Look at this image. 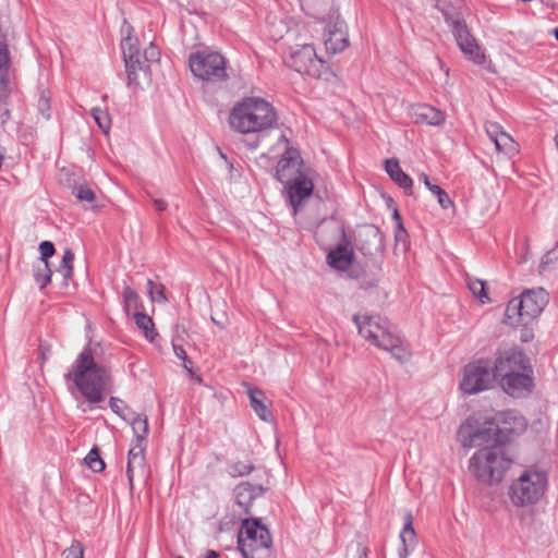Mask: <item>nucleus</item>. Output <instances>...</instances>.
<instances>
[{"mask_svg":"<svg viewBox=\"0 0 558 558\" xmlns=\"http://www.w3.org/2000/svg\"><path fill=\"white\" fill-rule=\"evenodd\" d=\"M272 545L268 529L262 524L260 519L245 518L241 522L238 535V549L243 558H255L259 550H267Z\"/></svg>","mask_w":558,"mask_h":558,"instance_id":"nucleus-7","label":"nucleus"},{"mask_svg":"<svg viewBox=\"0 0 558 558\" xmlns=\"http://www.w3.org/2000/svg\"><path fill=\"white\" fill-rule=\"evenodd\" d=\"M177 558H183V557H177Z\"/></svg>","mask_w":558,"mask_h":558,"instance_id":"nucleus-56","label":"nucleus"},{"mask_svg":"<svg viewBox=\"0 0 558 558\" xmlns=\"http://www.w3.org/2000/svg\"><path fill=\"white\" fill-rule=\"evenodd\" d=\"M324 46L327 52L336 54L349 47V40L348 37H327Z\"/></svg>","mask_w":558,"mask_h":558,"instance_id":"nucleus-36","label":"nucleus"},{"mask_svg":"<svg viewBox=\"0 0 558 558\" xmlns=\"http://www.w3.org/2000/svg\"><path fill=\"white\" fill-rule=\"evenodd\" d=\"M248 397L251 407L256 413V415L262 421L268 422L271 418L272 414L270 410L267 408V405L264 403V392L258 388L250 389Z\"/></svg>","mask_w":558,"mask_h":558,"instance_id":"nucleus-26","label":"nucleus"},{"mask_svg":"<svg viewBox=\"0 0 558 558\" xmlns=\"http://www.w3.org/2000/svg\"><path fill=\"white\" fill-rule=\"evenodd\" d=\"M255 470L252 462L236 461L228 465V473L232 477L246 476Z\"/></svg>","mask_w":558,"mask_h":558,"instance_id":"nucleus-37","label":"nucleus"},{"mask_svg":"<svg viewBox=\"0 0 558 558\" xmlns=\"http://www.w3.org/2000/svg\"><path fill=\"white\" fill-rule=\"evenodd\" d=\"M485 130L490 141L495 143L501 134H505L502 126L496 122H487L485 125Z\"/></svg>","mask_w":558,"mask_h":558,"instance_id":"nucleus-45","label":"nucleus"},{"mask_svg":"<svg viewBox=\"0 0 558 558\" xmlns=\"http://www.w3.org/2000/svg\"><path fill=\"white\" fill-rule=\"evenodd\" d=\"M507 416L513 418L514 421H518L519 425L524 426V418L522 416L517 417L514 412H508Z\"/></svg>","mask_w":558,"mask_h":558,"instance_id":"nucleus-52","label":"nucleus"},{"mask_svg":"<svg viewBox=\"0 0 558 558\" xmlns=\"http://www.w3.org/2000/svg\"><path fill=\"white\" fill-rule=\"evenodd\" d=\"M498 427L486 423L477 427L471 418L458 429V440L464 448L483 447L470 459V470L483 483H498L510 468L512 460L504 446L498 444Z\"/></svg>","mask_w":558,"mask_h":558,"instance_id":"nucleus-1","label":"nucleus"},{"mask_svg":"<svg viewBox=\"0 0 558 558\" xmlns=\"http://www.w3.org/2000/svg\"><path fill=\"white\" fill-rule=\"evenodd\" d=\"M192 73L207 82H221L228 78L226 59L219 52H196L190 57Z\"/></svg>","mask_w":558,"mask_h":558,"instance_id":"nucleus-11","label":"nucleus"},{"mask_svg":"<svg viewBox=\"0 0 558 558\" xmlns=\"http://www.w3.org/2000/svg\"><path fill=\"white\" fill-rule=\"evenodd\" d=\"M457 45L464 56L473 63L482 66L489 72H495L492 62L487 59L484 48L476 41L475 37H454Z\"/></svg>","mask_w":558,"mask_h":558,"instance_id":"nucleus-21","label":"nucleus"},{"mask_svg":"<svg viewBox=\"0 0 558 558\" xmlns=\"http://www.w3.org/2000/svg\"><path fill=\"white\" fill-rule=\"evenodd\" d=\"M518 298L522 301L525 322L529 323L536 318L548 303V293L543 288L525 290Z\"/></svg>","mask_w":558,"mask_h":558,"instance_id":"nucleus-19","label":"nucleus"},{"mask_svg":"<svg viewBox=\"0 0 558 558\" xmlns=\"http://www.w3.org/2000/svg\"><path fill=\"white\" fill-rule=\"evenodd\" d=\"M420 179L423 181L425 186L437 197L441 208L447 209L453 205L447 192L444 191L439 185L433 184L426 173H421Z\"/></svg>","mask_w":558,"mask_h":558,"instance_id":"nucleus-28","label":"nucleus"},{"mask_svg":"<svg viewBox=\"0 0 558 558\" xmlns=\"http://www.w3.org/2000/svg\"><path fill=\"white\" fill-rule=\"evenodd\" d=\"M385 170L390 179L403 190L405 195L413 194V180L401 169L398 159H386Z\"/></svg>","mask_w":558,"mask_h":558,"instance_id":"nucleus-24","label":"nucleus"},{"mask_svg":"<svg viewBox=\"0 0 558 558\" xmlns=\"http://www.w3.org/2000/svg\"><path fill=\"white\" fill-rule=\"evenodd\" d=\"M435 7L442 13L452 35H470L462 15L463 0H435Z\"/></svg>","mask_w":558,"mask_h":558,"instance_id":"nucleus-15","label":"nucleus"},{"mask_svg":"<svg viewBox=\"0 0 558 558\" xmlns=\"http://www.w3.org/2000/svg\"><path fill=\"white\" fill-rule=\"evenodd\" d=\"M172 347H173V352H174L175 356L183 362V367L186 371L191 372L193 363L190 360V357L187 356L183 347L178 344L174 340H172Z\"/></svg>","mask_w":558,"mask_h":558,"instance_id":"nucleus-44","label":"nucleus"},{"mask_svg":"<svg viewBox=\"0 0 558 558\" xmlns=\"http://www.w3.org/2000/svg\"><path fill=\"white\" fill-rule=\"evenodd\" d=\"M153 204L155 206V209L157 211H165L168 207V204L166 201L161 199V198H154L153 199Z\"/></svg>","mask_w":558,"mask_h":558,"instance_id":"nucleus-50","label":"nucleus"},{"mask_svg":"<svg viewBox=\"0 0 558 558\" xmlns=\"http://www.w3.org/2000/svg\"><path fill=\"white\" fill-rule=\"evenodd\" d=\"M384 236L378 227L372 223L363 225L357 230L355 247L365 257L376 258L381 256L384 250Z\"/></svg>","mask_w":558,"mask_h":558,"instance_id":"nucleus-14","label":"nucleus"},{"mask_svg":"<svg viewBox=\"0 0 558 558\" xmlns=\"http://www.w3.org/2000/svg\"><path fill=\"white\" fill-rule=\"evenodd\" d=\"M413 514L411 511H408L404 515V524L400 532L399 538L401 542V547L398 550L399 558H408L409 555L414 550L416 545V533L413 527Z\"/></svg>","mask_w":558,"mask_h":558,"instance_id":"nucleus-23","label":"nucleus"},{"mask_svg":"<svg viewBox=\"0 0 558 558\" xmlns=\"http://www.w3.org/2000/svg\"><path fill=\"white\" fill-rule=\"evenodd\" d=\"M90 114L94 118V120L96 121V123L98 124V126L104 132H108V130L110 128L109 114L106 111H104V110H101L99 108H93L90 110Z\"/></svg>","mask_w":558,"mask_h":558,"instance_id":"nucleus-41","label":"nucleus"},{"mask_svg":"<svg viewBox=\"0 0 558 558\" xmlns=\"http://www.w3.org/2000/svg\"><path fill=\"white\" fill-rule=\"evenodd\" d=\"M148 295L154 302L163 303L167 301L165 287L161 283H155L151 279L147 280Z\"/></svg>","mask_w":558,"mask_h":558,"instance_id":"nucleus-40","label":"nucleus"},{"mask_svg":"<svg viewBox=\"0 0 558 558\" xmlns=\"http://www.w3.org/2000/svg\"><path fill=\"white\" fill-rule=\"evenodd\" d=\"M356 547H357V553H359L357 558H367V548L362 544H357Z\"/></svg>","mask_w":558,"mask_h":558,"instance_id":"nucleus-51","label":"nucleus"},{"mask_svg":"<svg viewBox=\"0 0 558 558\" xmlns=\"http://www.w3.org/2000/svg\"><path fill=\"white\" fill-rule=\"evenodd\" d=\"M521 304L522 301L519 298H513L508 302L505 311V324L509 326H525L529 324V322H525V314Z\"/></svg>","mask_w":558,"mask_h":558,"instance_id":"nucleus-25","label":"nucleus"},{"mask_svg":"<svg viewBox=\"0 0 558 558\" xmlns=\"http://www.w3.org/2000/svg\"><path fill=\"white\" fill-rule=\"evenodd\" d=\"M378 278L376 277H371V278H362L359 282V287L363 290H368V289H373L375 287L378 286Z\"/></svg>","mask_w":558,"mask_h":558,"instance_id":"nucleus-49","label":"nucleus"},{"mask_svg":"<svg viewBox=\"0 0 558 558\" xmlns=\"http://www.w3.org/2000/svg\"><path fill=\"white\" fill-rule=\"evenodd\" d=\"M133 316L137 328L143 331L145 338L149 342H154L158 333L155 331L153 319L143 312H135Z\"/></svg>","mask_w":558,"mask_h":558,"instance_id":"nucleus-27","label":"nucleus"},{"mask_svg":"<svg viewBox=\"0 0 558 558\" xmlns=\"http://www.w3.org/2000/svg\"><path fill=\"white\" fill-rule=\"evenodd\" d=\"M39 253H40V262L49 263V258L52 257L56 253L53 243L50 241H43L39 244Z\"/></svg>","mask_w":558,"mask_h":558,"instance_id":"nucleus-43","label":"nucleus"},{"mask_svg":"<svg viewBox=\"0 0 558 558\" xmlns=\"http://www.w3.org/2000/svg\"><path fill=\"white\" fill-rule=\"evenodd\" d=\"M556 39L558 40V37H556Z\"/></svg>","mask_w":558,"mask_h":558,"instance_id":"nucleus-57","label":"nucleus"},{"mask_svg":"<svg viewBox=\"0 0 558 558\" xmlns=\"http://www.w3.org/2000/svg\"><path fill=\"white\" fill-rule=\"evenodd\" d=\"M352 320L356 325L359 333L371 344L389 352L401 363L410 360L411 352L408 343L395 332L387 319L378 315L355 314Z\"/></svg>","mask_w":558,"mask_h":558,"instance_id":"nucleus-3","label":"nucleus"},{"mask_svg":"<svg viewBox=\"0 0 558 558\" xmlns=\"http://www.w3.org/2000/svg\"><path fill=\"white\" fill-rule=\"evenodd\" d=\"M64 380L72 381L86 399L88 407L83 409L84 412L94 410V404L102 402L105 393L113 385L110 367L96 361L89 344L82 350L70 371L64 374Z\"/></svg>","mask_w":558,"mask_h":558,"instance_id":"nucleus-2","label":"nucleus"},{"mask_svg":"<svg viewBox=\"0 0 558 558\" xmlns=\"http://www.w3.org/2000/svg\"><path fill=\"white\" fill-rule=\"evenodd\" d=\"M61 558H84L83 544L77 539H73L71 546L62 551Z\"/></svg>","mask_w":558,"mask_h":558,"instance_id":"nucleus-42","label":"nucleus"},{"mask_svg":"<svg viewBox=\"0 0 558 558\" xmlns=\"http://www.w3.org/2000/svg\"><path fill=\"white\" fill-rule=\"evenodd\" d=\"M291 61L292 66L299 73L325 81H330L335 76L327 61L317 56L313 45H302L300 49L291 53Z\"/></svg>","mask_w":558,"mask_h":558,"instance_id":"nucleus-10","label":"nucleus"},{"mask_svg":"<svg viewBox=\"0 0 558 558\" xmlns=\"http://www.w3.org/2000/svg\"><path fill=\"white\" fill-rule=\"evenodd\" d=\"M494 144L497 151L505 154L509 158L519 154L517 142L507 132L501 134Z\"/></svg>","mask_w":558,"mask_h":558,"instance_id":"nucleus-30","label":"nucleus"},{"mask_svg":"<svg viewBox=\"0 0 558 558\" xmlns=\"http://www.w3.org/2000/svg\"><path fill=\"white\" fill-rule=\"evenodd\" d=\"M502 390L512 398H522L529 395L534 387L533 368L531 372L518 371L500 378Z\"/></svg>","mask_w":558,"mask_h":558,"instance_id":"nucleus-17","label":"nucleus"},{"mask_svg":"<svg viewBox=\"0 0 558 558\" xmlns=\"http://www.w3.org/2000/svg\"><path fill=\"white\" fill-rule=\"evenodd\" d=\"M266 492V487L262 484H253L251 482H241L234 489L233 495L235 504L243 509L245 514H251L253 502L258 497L263 496Z\"/></svg>","mask_w":558,"mask_h":558,"instance_id":"nucleus-20","label":"nucleus"},{"mask_svg":"<svg viewBox=\"0 0 558 558\" xmlns=\"http://www.w3.org/2000/svg\"><path fill=\"white\" fill-rule=\"evenodd\" d=\"M547 483L546 472L536 469L526 470L510 486L511 502L517 507L536 504L545 494Z\"/></svg>","mask_w":558,"mask_h":558,"instance_id":"nucleus-6","label":"nucleus"},{"mask_svg":"<svg viewBox=\"0 0 558 558\" xmlns=\"http://www.w3.org/2000/svg\"><path fill=\"white\" fill-rule=\"evenodd\" d=\"M121 49L125 63L126 84L129 87H136L140 85L138 71L146 68V62L159 60V48L153 41H147L146 37H123Z\"/></svg>","mask_w":558,"mask_h":558,"instance_id":"nucleus-5","label":"nucleus"},{"mask_svg":"<svg viewBox=\"0 0 558 558\" xmlns=\"http://www.w3.org/2000/svg\"><path fill=\"white\" fill-rule=\"evenodd\" d=\"M280 140L284 141L286 143H288V140H287V137L284 135H281Z\"/></svg>","mask_w":558,"mask_h":558,"instance_id":"nucleus-55","label":"nucleus"},{"mask_svg":"<svg viewBox=\"0 0 558 558\" xmlns=\"http://www.w3.org/2000/svg\"><path fill=\"white\" fill-rule=\"evenodd\" d=\"M497 381L493 369V360L478 359L463 367V376L460 381V389L466 395L492 389Z\"/></svg>","mask_w":558,"mask_h":558,"instance_id":"nucleus-8","label":"nucleus"},{"mask_svg":"<svg viewBox=\"0 0 558 558\" xmlns=\"http://www.w3.org/2000/svg\"><path fill=\"white\" fill-rule=\"evenodd\" d=\"M131 425L135 440L128 453L126 476L129 480L130 488L133 489L135 473H144L145 469L144 451L145 441L148 435L147 416L144 414H136Z\"/></svg>","mask_w":558,"mask_h":558,"instance_id":"nucleus-9","label":"nucleus"},{"mask_svg":"<svg viewBox=\"0 0 558 558\" xmlns=\"http://www.w3.org/2000/svg\"><path fill=\"white\" fill-rule=\"evenodd\" d=\"M86 465L95 473L102 472L105 470V462L100 457L98 448H93L85 457Z\"/></svg>","mask_w":558,"mask_h":558,"instance_id":"nucleus-38","label":"nucleus"},{"mask_svg":"<svg viewBox=\"0 0 558 558\" xmlns=\"http://www.w3.org/2000/svg\"><path fill=\"white\" fill-rule=\"evenodd\" d=\"M277 113L272 105L259 97H246L238 102L229 116L232 130L242 134L260 133L274 128Z\"/></svg>","mask_w":558,"mask_h":558,"instance_id":"nucleus-4","label":"nucleus"},{"mask_svg":"<svg viewBox=\"0 0 558 558\" xmlns=\"http://www.w3.org/2000/svg\"><path fill=\"white\" fill-rule=\"evenodd\" d=\"M10 61L8 45L0 43V92L5 90L9 84Z\"/></svg>","mask_w":558,"mask_h":558,"instance_id":"nucleus-29","label":"nucleus"},{"mask_svg":"<svg viewBox=\"0 0 558 558\" xmlns=\"http://www.w3.org/2000/svg\"><path fill=\"white\" fill-rule=\"evenodd\" d=\"M72 194L80 201L86 203H93L96 198L95 192L93 189L86 184H77L72 187Z\"/></svg>","mask_w":558,"mask_h":558,"instance_id":"nucleus-39","label":"nucleus"},{"mask_svg":"<svg viewBox=\"0 0 558 558\" xmlns=\"http://www.w3.org/2000/svg\"><path fill=\"white\" fill-rule=\"evenodd\" d=\"M348 32V26L345 22L340 19L339 15L329 16V22L326 24L324 28V35H343Z\"/></svg>","mask_w":558,"mask_h":558,"instance_id":"nucleus-34","label":"nucleus"},{"mask_svg":"<svg viewBox=\"0 0 558 558\" xmlns=\"http://www.w3.org/2000/svg\"><path fill=\"white\" fill-rule=\"evenodd\" d=\"M327 264L337 270L345 271L354 262V247L351 238L341 229V241L326 256Z\"/></svg>","mask_w":558,"mask_h":558,"instance_id":"nucleus-16","label":"nucleus"},{"mask_svg":"<svg viewBox=\"0 0 558 558\" xmlns=\"http://www.w3.org/2000/svg\"><path fill=\"white\" fill-rule=\"evenodd\" d=\"M34 279L35 282L39 286V289L43 290L47 287L51 281L52 270L50 269L49 263H38L33 267Z\"/></svg>","mask_w":558,"mask_h":558,"instance_id":"nucleus-32","label":"nucleus"},{"mask_svg":"<svg viewBox=\"0 0 558 558\" xmlns=\"http://www.w3.org/2000/svg\"><path fill=\"white\" fill-rule=\"evenodd\" d=\"M122 298L124 303V310L126 313L130 311L141 312L140 308L142 307L141 298L137 294L135 290H133L131 287L125 286L122 291Z\"/></svg>","mask_w":558,"mask_h":558,"instance_id":"nucleus-33","label":"nucleus"},{"mask_svg":"<svg viewBox=\"0 0 558 558\" xmlns=\"http://www.w3.org/2000/svg\"><path fill=\"white\" fill-rule=\"evenodd\" d=\"M37 107H38L39 112L46 120L50 119V116H51L50 102H49V98L45 95V93H41V95L38 99Z\"/></svg>","mask_w":558,"mask_h":558,"instance_id":"nucleus-47","label":"nucleus"},{"mask_svg":"<svg viewBox=\"0 0 558 558\" xmlns=\"http://www.w3.org/2000/svg\"><path fill=\"white\" fill-rule=\"evenodd\" d=\"M124 405V402L123 400H121L120 398L118 397H111L109 399V407L111 409V411L117 414L118 416L122 417L123 418V414H122V408Z\"/></svg>","mask_w":558,"mask_h":558,"instance_id":"nucleus-48","label":"nucleus"},{"mask_svg":"<svg viewBox=\"0 0 558 558\" xmlns=\"http://www.w3.org/2000/svg\"><path fill=\"white\" fill-rule=\"evenodd\" d=\"M73 260L74 254L70 248H66L63 252L62 259L57 268V272L60 274L63 278V284L68 286L69 281L73 276Z\"/></svg>","mask_w":558,"mask_h":558,"instance_id":"nucleus-31","label":"nucleus"},{"mask_svg":"<svg viewBox=\"0 0 558 558\" xmlns=\"http://www.w3.org/2000/svg\"><path fill=\"white\" fill-rule=\"evenodd\" d=\"M2 162H3V155L0 153V168L2 167Z\"/></svg>","mask_w":558,"mask_h":558,"instance_id":"nucleus-54","label":"nucleus"},{"mask_svg":"<svg viewBox=\"0 0 558 558\" xmlns=\"http://www.w3.org/2000/svg\"><path fill=\"white\" fill-rule=\"evenodd\" d=\"M307 171L311 169L304 163L299 149L287 147L278 161L276 179L283 184Z\"/></svg>","mask_w":558,"mask_h":558,"instance_id":"nucleus-13","label":"nucleus"},{"mask_svg":"<svg viewBox=\"0 0 558 558\" xmlns=\"http://www.w3.org/2000/svg\"><path fill=\"white\" fill-rule=\"evenodd\" d=\"M310 173L311 171H307L294 178L290 182L283 183L294 214L298 213V207L302 204V202L308 198L314 191V183L310 177Z\"/></svg>","mask_w":558,"mask_h":558,"instance_id":"nucleus-18","label":"nucleus"},{"mask_svg":"<svg viewBox=\"0 0 558 558\" xmlns=\"http://www.w3.org/2000/svg\"><path fill=\"white\" fill-rule=\"evenodd\" d=\"M392 217H393V220L397 223V230H396V234H395L396 240L397 241H402V240H404L408 236V233H407V231H405V229L403 227V223H402V220H401V216H400L398 209H395Z\"/></svg>","mask_w":558,"mask_h":558,"instance_id":"nucleus-46","label":"nucleus"},{"mask_svg":"<svg viewBox=\"0 0 558 558\" xmlns=\"http://www.w3.org/2000/svg\"><path fill=\"white\" fill-rule=\"evenodd\" d=\"M493 369L497 379L518 371L531 372L530 359L518 347H500L495 353Z\"/></svg>","mask_w":558,"mask_h":558,"instance_id":"nucleus-12","label":"nucleus"},{"mask_svg":"<svg viewBox=\"0 0 558 558\" xmlns=\"http://www.w3.org/2000/svg\"><path fill=\"white\" fill-rule=\"evenodd\" d=\"M550 35H558V27H555L553 28L550 32H549Z\"/></svg>","mask_w":558,"mask_h":558,"instance_id":"nucleus-53","label":"nucleus"},{"mask_svg":"<svg viewBox=\"0 0 558 558\" xmlns=\"http://www.w3.org/2000/svg\"><path fill=\"white\" fill-rule=\"evenodd\" d=\"M411 116L415 123L427 125H440L446 119L441 110L426 104L413 106Z\"/></svg>","mask_w":558,"mask_h":558,"instance_id":"nucleus-22","label":"nucleus"},{"mask_svg":"<svg viewBox=\"0 0 558 558\" xmlns=\"http://www.w3.org/2000/svg\"><path fill=\"white\" fill-rule=\"evenodd\" d=\"M468 288L470 289L474 296L481 300L483 304L490 301L489 296L486 293V283L483 280L476 278H469Z\"/></svg>","mask_w":558,"mask_h":558,"instance_id":"nucleus-35","label":"nucleus"}]
</instances>
